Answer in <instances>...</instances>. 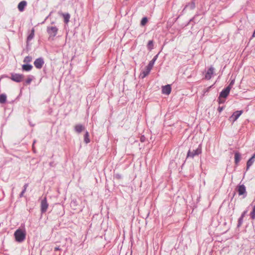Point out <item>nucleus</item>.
Listing matches in <instances>:
<instances>
[{
	"instance_id": "nucleus-17",
	"label": "nucleus",
	"mask_w": 255,
	"mask_h": 255,
	"mask_svg": "<svg viewBox=\"0 0 255 255\" xmlns=\"http://www.w3.org/2000/svg\"><path fill=\"white\" fill-rule=\"evenodd\" d=\"M35 30L33 28L31 30V33L29 34L27 38V42L31 41L34 37Z\"/></svg>"
},
{
	"instance_id": "nucleus-18",
	"label": "nucleus",
	"mask_w": 255,
	"mask_h": 255,
	"mask_svg": "<svg viewBox=\"0 0 255 255\" xmlns=\"http://www.w3.org/2000/svg\"><path fill=\"white\" fill-rule=\"evenodd\" d=\"M241 160V154L239 152H236L235 153V162L236 164H238Z\"/></svg>"
},
{
	"instance_id": "nucleus-38",
	"label": "nucleus",
	"mask_w": 255,
	"mask_h": 255,
	"mask_svg": "<svg viewBox=\"0 0 255 255\" xmlns=\"http://www.w3.org/2000/svg\"><path fill=\"white\" fill-rule=\"evenodd\" d=\"M143 140V139H141V141H142Z\"/></svg>"
},
{
	"instance_id": "nucleus-15",
	"label": "nucleus",
	"mask_w": 255,
	"mask_h": 255,
	"mask_svg": "<svg viewBox=\"0 0 255 255\" xmlns=\"http://www.w3.org/2000/svg\"><path fill=\"white\" fill-rule=\"evenodd\" d=\"M32 69V66L30 64H23L22 66L23 71H30Z\"/></svg>"
},
{
	"instance_id": "nucleus-11",
	"label": "nucleus",
	"mask_w": 255,
	"mask_h": 255,
	"mask_svg": "<svg viewBox=\"0 0 255 255\" xmlns=\"http://www.w3.org/2000/svg\"><path fill=\"white\" fill-rule=\"evenodd\" d=\"M171 91V88L170 85H167L162 87V92L165 95H169Z\"/></svg>"
},
{
	"instance_id": "nucleus-1",
	"label": "nucleus",
	"mask_w": 255,
	"mask_h": 255,
	"mask_svg": "<svg viewBox=\"0 0 255 255\" xmlns=\"http://www.w3.org/2000/svg\"><path fill=\"white\" fill-rule=\"evenodd\" d=\"M14 236L16 242L21 243L25 239L26 233L25 231L19 229L14 232Z\"/></svg>"
},
{
	"instance_id": "nucleus-7",
	"label": "nucleus",
	"mask_w": 255,
	"mask_h": 255,
	"mask_svg": "<svg viewBox=\"0 0 255 255\" xmlns=\"http://www.w3.org/2000/svg\"><path fill=\"white\" fill-rule=\"evenodd\" d=\"M44 63V61L43 59L40 57L36 59L34 61V65L37 69H40L42 67Z\"/></svg>"
},
{
	"instance_id": "nucleus-21",
	"label": "nucleus",
	"mask_w": 255,
	"mask_h": 255,
	"mask_svg": "<svg viewBox=\"0 0 255 255\" xmlns=\"http://www.w3.org/2000/svg\"><path fill=\"white\" fill-rule=\"evenodd\" d=\"M28 186V183H26V184H25L24 185V186H23V189L22 191V192L20 193V194H19V197L21 198V197H23V194L25 192Z\"/></svg>"
},
{
	"instance_id": "nucleus-25",
	"label": "nucleus",
	"mask_w": 255,
	"mask_h": 255,
	"mask_svg": "<svg viewBox=\"0 0 255 255\" xmlns=\"http://www.w3.org/2000/svg\"><path fill=\"white\" fill-rule=\"evenodd\" d=\"M147 48L151 50V49H153V41L152 40H149L148 42V44H147Z\"/></svg>"
},
{
	"instance_id": "nucleus-30",
	"label": "nucleus",
	"mask_w": 255,
	"mask_h": 255,
	"mask_svg": "<svg viewBox=\"0 0 255 255\" xmlns=\"http://www.w3.org/2000/svg\"><path fill=\"white\" fill-rule=\"evenodd\" d=\"M222 98H220V97L218 98V102L220 104L223 103L225 101V100H223Z\"/></svg>"
},
{
	"instance_id": "nucleus-5",
	"label": "nucleus",
	"mask_w": 255,
	"mask_h": 255,
	"mask_svg": "<svg viewBox=\"0 0 255 255\" xmlns=\"http://www.w3.org/2000/svg\"><path fill=\"white\" fill-rule=\"evenodd\" d=\"M58 31V28L56 26H48L47 28V32L50 36L55 37Z\"/></svg>"
},
{
	"instance_id": "nucleus-23",
	"label": "nucleus",
	"mask_w": 255,
	"mask_h": 255,
	"mask_svg": "<svg viewBox=\"0 0 255 255\" xmlns=\"http://www.w3.org/2000/svg\"><path fill=\"white\" fill-rule=\"evenodd\" d=\"M32 58L31 56H26L23 60V62H24L25 63H30L32 61Z\"/></svg>"
},
{
	"instance_id": "nucleus-24",
	"label": "nucleus",
	"mask_w": 255,
	"mask_h": 255,
	"mask_svg": "<svg viewBox=\"0 0 255 255\" xmlns=\"http://www.w3.org/2000/svg\"><path fill=\"white\" fill-rule=\"evenodd\" d=\"M89 135L88 132L86 131L84 135V141L87 143L90 142V139L89 138Z\"/></svg>"
},
{
	"instance_id": "nucleus-28",
	"label": "nucleus",
	"mask_w": 255,
	"mask_h": 255,
	"mask_svg": "<svg viewBox=\"0 0 255 255\" xmlns=\"http://www.w3.org/2000/svg\"><path fill=\"white\" fill-rule=\"evenodd\" d=\"M243 222V218H242L240 217L238 220V227L240 226L242 224Z\"/></svg>"
},
{
	"instance_id": "nucleus-6",
	"label": "nucleus",
	"mask_w": 255,
	"mask_h": 255,
	"mask_svg": "<svg viewBox=\"0 0 255 255\" xmlns=\"http://www.w3.org/2000/svg\"><path fill=\"white\" fill-rule=\"evenodd\" d=\"M238 192L240 196H243V198H245L247 196L246 188L244 185H239L238 186Z\"/></svg>"
},
{
	"instance_id": "nucleus-26",
	"label": "nucleus",
	"mask_w": 255,
	"mask_h": 255,
	"mask_svg": "<svg viewBox=\"0 0 255 255\" xmlns=\"http://www.w3.org/2000/svg\"><path fill=\"white\" fill-rule=\"evenodd\" d=\"M251 217L252 219H255V204L253 206V209L250 214Z\"/></svg>"
},
{
	"instance_id": "nucleus-36",
	"label": "nucleus",
	"mask_w": 255,
	"mask_h": 255,
	"mask_svg": "<svg viewBox=\"0 0 255 255\" xmlns=\"http://www.w3.org/2000/svg\"><path fill=\"white\" fill-rule=\"evenodd\" d=\"M60 250V248H59V247H55V248H54V251H59V250Z\"/></svg>"
},
{
	"instance_id": "nucleus-34",
	"label": "nucleus",
	"mask_w": 255,
	"mask_h": 255,
	"mask_svg": "<svg viewBox=\"0 0 255 255\" xmlns=\"http://www.w3.org/2000/svg\"><path fill=\"white\" fill-rule=\"evenodd\" d=\"M234 80H232L231 83H230V84L228 85V86H230L231 85V89L232 88V85L234 84Z\"/></svg>"
},
{
	"instance_id": "nucleus-13",
	"label": "nucleus",
	"mask_w": 255,
	"mask_h": 255,
	"mask_svg": "<svg viewBox=\"0 0 255 255\" xmlns=\"http://www.w3.org/2000/svg\"><path fill=\"white\" fill-rule=\"evenodd\" d=\"M255 153L253 155V156L248 160L247 163V170H248L250 167L253 165L254 163L255 160Z\"/></svg>"
},
{
	"instance_id": "nucleus-14",
	"label": "nucleus",
	"mask_w": 255,
	"mask_h": 255,
	"mask_svg": "<svg viewBox=\"0 0 255 255\" xmlns=\"http://www.w3.org/2000/svg\"><path fill=\"white\" fill-rule=\"evenodd\" d=\"M151 69L149 68L148 67L146 66L145 67V70H144L142 73L140 74V76L141 78H145L146 76L148 75V74L150 73Z\"/></svg>"
},
{
	"instance_id": "nucleus-35",
	"label": "nucleus",
	"mask_w": 255,
	"mask_h": 255,
	"mask_svg": "<svg viewBox=\"0 0 255 255\" xmlns=\"http://www.w3.org/2000/svg\"><path fill=\"white\" fill-rule=\"evenodd\" d=\"M223 107H219L218 108V111H219V112H221L223 111Z\"/></svg>"
},
{
	"instance_id": "nucleus-4",
	"label": "nucleus",
	"mask_w": 255,
	"mask_h": 255,
	"mask_svg": "<svg viewBox=\"0 0 255 255\" xmlns=\"http://www.w3.org/2000/svg\"><path fill=\"white\" fill-rule=\"evenodd\" d=\"M48 206L49 205L47 203L46 197H45L41 201L40 210L42 213L46 212Z\"/></svg>"
},
{
	"instance_id": "nucleus-19",
	"label": "nucleus",
	"mask_w": 255,
	"mask_h": 255,
	"mask_svg": "<svg viewBox=\"0 0 255 255\" xmlns=\"http://www.w3.org/2000/svg\"><path fill=\"white\" fill-rule=\"evenodd\" d=\"M157 55H156V56H155L154 57V58L152 59V60H151L149 63H148V64L147 65V67H148L149 68H151L152 69V68H153V65H154V64L155 62V61L157 59Z\"/></svg>"
},
{
	"instance_id": "nucleus-33",
	"label": "nucleus",
	"mask_w": 255,
	"mask_h": 255,
	"mask_svg": "<svg viewBox=\"0 0 255 255\" xmlns=\"http://www.w3.org/2000/svg\"><path fill=\"white\" fill-rule=\"evenodd\" d=\"M195 7V3L194 2H192L191 4V8H194Z\"/></svg>"
},
{
	"instance_id": "nucleus-9",
	"label": "nucleus",
	"mask_w": 255,
	"mask_h": 255,
	"mask_svg": "<svg viewBox=\"0 0 255 255\" xmlns=\"http://www.w3.org/2000/svg\"><path fill=\"white\" fill-rule=\"evenodd\" d=\"M243 111H237L230 117L229 120L234 123L240 117Z\"/></svg>"
},
{
	"instance_id": "nucleus-16",
	"label": "nucleus",
	"mask_w": 255,
	"mask_h": 255,
	"mask_svg": "<svg viewBox=\"0 0 255 255\" xmlns=\"http://www.w3.org/2000/svg\"><path fill=\"white\" fill-rule=\"evenodd\" d=\"M84 127L80 124L77 125L75 127V130L78 133H80L84 129Z\"/></svg>"
},
{
	"instance_id": "nucleus-32",
	"label": "nucleus",
	"mask_w": 255,
	"mask_h": 255,
	"mask_svg": "<svg viewBox=\"0 0 255 255\" xmlns=\"http://www.w3.org/2000/svg\"><path fill=\"white\" fill-rule=\"evenodd\" d=\"M115 177L117 179H120L122 178V176L121 175L119 174H117L115 175Z\"/></svg>"
},
{
	"instance_id": "nucleus-22",
	"label": "nucleus",
	"mask_w": 255,
	"mask_h": 255,
	"mask_svg": "<svg viewBox=\"0 0 255 255\" xmlns=\"http://www.w3.org/2000/svg\"><path fill=\"white\" fill-rule=\"evenodd\" d=\"M63 17L64 18V21L66 23H68L70 19V14L69 13H65L63 14Z\"/></svg>"
},
{
	"instance_id": "nucleus-39",
	"label": "nucleus",
	"mask_w": 255,
	"mask_h": 255,
	"mask_svg": "<svg viewBox=\"0 0 255 255\" xmlns=\"http://www.w3.org/2000/svg\"><path fill=\"white\" fill-rule=\"evenodd\" d=\"M143 140V139H141V141H142Z\"/></svg>"
},
{
	"instance_id": "nucleus-37",
	"label": "nucleus",
	"mask_w": 255,
	"mask_h": 255,
	"mask_svg": "<svg viewBox=\"0 0 255 255\" xmlns=\"http://www.w3.org/2000/svg\"><path fill=\"white\" fill-rule=\"evenodd\" d=\"M35 143V141L34 140L33 143V145Z\"/></svg>"
},
{
	"instance_id": "nucleus-2",
	"label": "nucleus",
	"mask_w": 255,
	"mask_h": 255,
	"mask_svg": "<svg viewBox=\"0 0 255 255\" xmlns=\"http://www.w3.org/2000/svg\"><path fill=\"white\" fill-rule=\"evenodd\" d=\"M10 75L11 76L10 77V79L13 81H14L17 83H19L22 81L24 79V75L22 74L11 73L10 74Z\"/></svg>"
},
{
	"instance_id": "nucleus-31",
	"label": "nucleus",
	"mask_w": 255,
	"mask_h": 255,
	"mask_svg": "<svg viewBox=\"0 0 255 255\" xmlns=\"http://www.w3.org/2000/svg\"><path fill=\"white\" fill-rule=\"evenodd\" d=\"M247 212H248V210H246V211H244L243 213L242 214L241 217L244 218V217L245 216V215L247 213Z\"/></svg>"
},
{
	"instance_id": "nucleus-3",
	"label": "nucleus",
	"mask_w": 255,
	"mask_h": 255,
	"mask_svg": "<svg viewBox=\"0 0 255 255\" xmlns=\"http://www.w3.org/2000/svg\"><path fill=\"white\" fill-rule=\"evenodd\" d=\"M202 152L201 146L199 145L198 147L196 149L193 150V151H191L189 150L187 153V157H191L193 158L195 156L198 155L200 154Z\"/></svg>"
},
{
	"instance_id": "nucleus-10",
	"label": "nucleus",
	"mask_w": 255,
	"mask_h": 255,
	"mask_svg": "<svg viewBox=\"0 0 255 255\" xmlns=\"http://www.w3.org/2000/svg\"><path fill=\"white\" fill-rule=\"evenodd\" d=\"M214 71V68L212 66H210L205 75V78L207 80H210L213 75Z\"/></svg>"
},
{
	"instance_id": "nucleus-27",
	"label": "nucleus",
	"mask_w": 255,
	"mask_h": 255,
	"mask_svg": "<svg viewBox=\"0 0 255 255\" xmlns=\"http://www.w3.org/2000/svg\"><path fill=\"white\" fill-rule=\"evenodd\" d=\"M147 22V18L146 17L142 18L141 20L140 24L142 26L144 25Z\"/></svg>"
},
{
	"instance_id": "nucleus-29",
	"label": "nucleus",
	"mask_w": 255,
	"mask_h": 255,
	"mask_svg": "<svg viewBox=\"0 0 255 255\" xmlns=\"http://www.w3.org/2000/svg\"><path fill=\"white\" fill-rule=\"evenodd\" d=\"M32 81V79L30 78H28L26 79V80L25 81V83L26 84H30V83Z\"/></svg>"
},
{
	"instance_id": "nucleus-20",
	"label": "nucleus",
	"mask_w": 255,
	"mask_h": 255,
	"mask_svg": "<svg viewBox=\"0 0 255 255\" xmlns=\"http://www.w3.org/2000/svg\"><path fill=\"white\" fill-rule=\"evenodd\" d=\"M6 96L5 94H2L0 95V103L3 104L6 102Z\"/></svg>"
},
{
	"instance_id": "nucleus-12",
	"label": "nucleus",
	"mask_w": 255,
	"mask_h": 255,
	"mask_svg": "<svg viewBox=\"0 0 255 255\" xmlns=\"http://www.w3.org/2000/svg\"><path fill=\"white\" fill-rule=\"evenodd\" d=\"M26 5L27 2L25 0H22L18 3L17 8L20 12H22L24 10Z\"/></svg>"
},
{
	"instance_id": "nucleus-8",
	"label": "nucleus",
	"mask_w": 255,
	"mask_h": 255,
	"mask_svg": "<svg viewBox=\"0 0 255 255\" xmlns=\"http://www.w3.org/2000/svg\"><path fill=\"white\" fill-rule=\"evenodd\" d=\"M231 90V85L228 86L225 89H223L220 93V98H226L229 95Z\"/></svg>"
}]
</instances>
